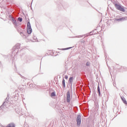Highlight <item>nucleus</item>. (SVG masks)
Instances as JSON below:
<instances>
[{
	"label": "nucleus",
	"instance_id": "obj_1",
	"mask_svg": "<svg viewBox=\"0 0 127 127\" xmlns=\"http://www.w3.org/2000/svg\"><path fill=\"white\" fill-rule=\"evenodd\" d=\"M115 6L117 9L118 10H120V11H123V12H125L126 11V10H125V8H124V6H121V4L116 3L115 4Z\"/></svg>",
	"mask_w": 127,
	"mask_h": 127
},
{
	"label": "nucleus",
	"instance_id": "obj_2",
	"mask_svg": "<svg viewBox=\"0 0 127 127\" xmlns=\"http://www.w3.org/2000/svg\"><path fill=\"white\" fill-rule=\"evenodd\" d=\"M27 31L28 34H31V32H32V29H31V25L29 22H27Z\"/></svg>",
	"mask_w": 127,
	"mask_h": 127
},
{
	"label": "nucleus",
	"instance_id": "obj_3",
	"mask_svg": "<svg viewBox=\"0 0 127 127\" xmlns=\"http://www.w3.org/2000/svg\"><path fill=\"white\" fill-rule=\"evenodd\" d=\"M70 92L67 91L66 93V101L67 103H70Z\"/></svg>",
	"mask_w": 127,
	"mask_h": 127
},
{
	"label": "nucleus",
	"instance_id": "obj_4",
	"mask_svg": "<svg viewBox=\"0 0 127 127\" xmlns=\"http://www.w3.org/2000/svg\"><path fill=\"white\" fill-rule=\"evenodd\" d=\"M76 122L77 126H80L81 125V116L79 115L77 116Z\"/></svg>",
	"mask_w": 127,
	"mask_h": 127
},
{
	"label": "nucleus",
	"instance_id": "obj_5",
	"mask_svg": "<svg viewBox=\"0 0 127 127\" xmlns=\"http://www.w3.org/2000/svg\"><path fill=\"white\" fill-rule=\"evenodd\" d=\"M6 127H14V125L13 124H10L9 125H8Z\"/></svg>",
	"mask_w": 127,
	"mask_h": 127
},
{
	"label": "nucleus",
	"instance_id": "obj_6",
	"mask_svg": "<svg viewBox=\"0 0 127 127\" xmlns=\"http://www.w3.org/2000/svg\"><path fill=\"white\" fill-rule=\"evenodd\" d=\"M12 23H13V24H14V25H17V23H16V20H14V19H12Z\"/></svg>",
	"mask_w": 127,
	"mask_h": 127
},
{
	"label": "nucleus",
	"instance_id": "obj_7",
	"mask_svg": "<svg viewBox=\"0 0 127 127\" xmlns=\"http://www.w3.org/2000/svg\"><path fill=\"white\" fill-rule=\"evenodd\" d=\"M63 85L64 88H65V79H64V78L63 79Z\"/></svg>",
	"mask_w": 127,
	"mask_h": 127
},
{
	"label": "nucleus",
	"instance_id": "obj_8",
	"mask_svg": "<svg viewBox=\"0 0 127 127\" xmlns=\"http://www.w3.org/2000/svg\"><path fill=\"white\" fill-rule=\"evenodd\" d=\"M97 90L98 91L99 95L100 96V95H101V91H100V86H99V85H98Z\"/></svg>",
	"mask_w": 127,
	"mask_h": 127
},
{
	"label": "nucleus",
	"instance_id": "obj_9",
	"mask_svg": "<svg viewBox=\"0 0 127 127\" xmlns=\"http://www.w3.org/2000/svg\"><path fill=\"white\" fill-rule=\"evenodd\" d=\"M69 81L70 83H72L73 82V77L69 78Z\"/></svg>",
	"mask_w": 127,
	"mask_h": 127
},
{
	"label": "nucleus",
	"instance_id": "obj_10",
	"mask_svg": "<svg viewBox=\"0 0 127 127\" xmlns=\"http://www.w3.org/2000/svg\"><path fill=\"white\" fill-rule=\"evenodd\" d=\"M122 100L123 101V102L124 103V104H127L126 99L122 98Z\"/></svg>",
	"mask_w": 127,
	"mask_h": 127
},
{
	"label": "nucleus",
	"instance_id": "obj_11",
	"mask_svg": "<svg viewBox=\"0 0 127 127\" xmlns=\"http://www.w3.org/2000/svg\"><path fill=\"white\" fill-rule=\"evenodd\" d=\"M55 96V93L52 92L51 94V97H54Z\"/></svg>",
	"mask_w": 127,
	"mask_h": 127
},
{
	"label": "nucleus",
	"instance_id": "obj_12",
	"mask_svg": "<svg viewBox=\"0 0 127 127\" xmlns=\"http://www.w3.org/2000/svg\"><path fill=\"white\" fill-rule=\"evenodd\" d=\"M18 20H19V21H20V22H21V21H22V18H18Z\"/></svg>",
	"mask_w": 127,
	"mask_h": 127
},
{
	"label": "nucleus",
	"instance_id": "obj_13",
	"mask_svg": "<svg viewBox=\"0 0 127 127\" xmlns=\"http://www.w3.org/2000/svg\"><path fill=\"white\" fill-rule=\"evenodd\" d=\"M64 78H65L67 80V79H68V75H65L64 76Z\"/></svg>",
	"mask_w": 127,
	"mask_h": 127
},
{
	"label": "nucleus",
	"instance_id": "obj_14",
	"mask_svg": "<svg viewBox=\"0 0 127 127\" xmlns=\"http://www.w3.org/2000/svg\"><path fill=\"white\" fill-rule=\"evenodd\" d=\"M89 65H90V63L87 62V63H86V65H87V66H89Z\"/></svg>",
	"mask_w": 127,
	"mask_h": 127
}]
</instances>
